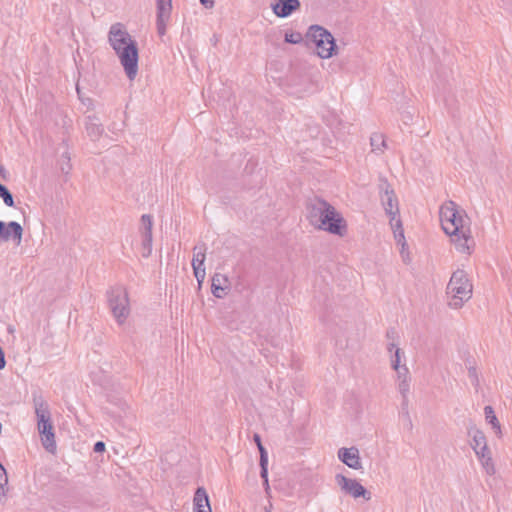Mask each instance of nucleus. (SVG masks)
Masks as SVG:
<instances>
[{"label":"nucleus","mask_w":512,"mask_h":512,"mask_svg":"<svg viewBox=\"0 0 512 512\" xmlns=\"http://www.w3.org/2000/svg\"><path fill=\"white\" fill-rule=\"evenodd\" d=\"M6 365L5 354L3 349L0 347V370L3 369Z\"/></svg>","instance_id":"nucleus-38"},{"label":"nucleus","mask_w":512,"mask_h":512,"mask_svg":"<svg viewBox=\"0 0 512 512\" xmlns=\"http://www.w3.org/2000/svg\"><path fill=\"white\" fill-rule=\"evenodd\" d=\"M260 476L264 481V484L268 486V458H265V456L260 459Z\"/></svg>","instance_id":"nucleus-27"},{"label":"nucleus","mask_w":512,"mask_h":512,"mask_svg":"<svg viewBox=\"0 0 512 512\" xmlns=\"http://www.w3.org/2000/svg\"><path fill=\"white\" fill-rule=\"evenodd\" d=\"M194 276L197 279L198 285L201 286L205 279V267H195L193 268Z\"/></svg>","instance_id":"nucleus-30"},{"label":"nucleus","mask_w":512,"mask_h":512,"mask_svg":"<svg viewBox=\"0 0 512 512\" xmlns=\"http://www.w3.org/2000/svg\"><path fill=\"white\" fill-rule=\"evenodd\" d=\"M398 390L403 397V401L407 402L408 394L410 391V381H406V380L398 381Z\"/></svg>","instance_id":"nucleus-26"},{"label":"nucleus","mask_w":512,"mask_h":512,"mask_svg":"<svg viewBox=\"0 0 512 512\" xmlns=\"http://www.w3.org/2000/svg\"><path fill=\"white\" fill-rule=\"evenodd\" d=\"M381 189L384 190V195L381 198L382 204L386 213L391 217V222L393 223L395 216H398L399 214L397 198L393 189L386 181L381 185Z\"/></svg>","instance_id":"nucleus-11"},{"label":"nucleus","mask_w":512,"mask_h":512,"mask_svg":"<svg viewBox=\"0 0 512 512\" xmlns=\"http://www.w3.org/2000/svg\"><path fill=\"white\" fill-rule=\"evenodd\" d=\"M108 42L114 52H118L119 49L123 46L137 44L136 41L132 39L125 26L119 22L110 26L108 32Z\"/></svg>","instance_id":"nucleus-8"},{"label":"nucleus","mask_w":512,"mask_h":512,"mask_svg":"<svg viewBox=\"0 0 512 512\" xmlns=\"http://www.w3.org/2000/svg\"><path fill=\"white\" fill-rule=\"evenodd\" d=\"M339 459L348 467L358 470L362 468L359 451L355 447L340 448L338 450Z\"/></svg>","instance_id":"nucleus-13"},{"label":"nucleus","mask_w":512,"mask_h":512,"mask_svg":"<svg viewBox=\"0 0 512 512\" xmlns=\"http://www.w3.org/2000/svg\"><path fill=\"white\" fill-rule=\"evenodd\" d=\"M88 136L92 140H97L104 132V128L99 118L95 115L87 116L85 123Z\"/></svg>","instance_id":"nucleus-17"},{"label":"nucleus","mask_w":512,"mask_h":512,"mask_svg":"<svg viewBox=\"0 0 512 512\" xmlns=\"http://www.w3.org/2000/svg\"><path fill=\"white\" fill-rule=\"evenodd\" d=\"M199 1H200L201 5H203L207 9H211L215 5L214 0H199Z\"/></svg>","instance_id":"nucleus-37"},{"label":"nucleus","mask_w":512,"mask_h":512,"mask_svg":"<svg viewBox=\"0 0 512 512\" xmlns=\"http://www.w3.org/2000/svg\"><path fill=\"white\" fill-rule=\"evenodd\" d=\"M394 237L397 241V243L405 244V236H404V230L400 229L399 231L397 229H394Z\"/></svg>","instance_id":"nucleus-34"},{"label":"nucleus","mask_w":512,"mask_h":512,"mask_svg":"<svg viewBox=\"0 0 512 512\" xmlns=\"http://www.w3.org/2000/svg\"><path fill=\"white\" fill-rule=\"evenodd\" d=\"M394 347H395V345H394L393 343H392V344H390L389 350H391V349H392V348H394Z\"/></svg>","instance_id":"nucleus-41"},{"label":"nucleus","mask_w":512,"mask_h":512,"mask_svg":"<svg viewBox=\"0 0 512 512\" xmlns=\"http://www.w3.org/2000/svg\"><path fill=\"white\" fill-rule=\"evenodd\" d=\"M115 54L119 58L128 79L134 80L138 74L139 55L137 44L123 46Z\"/></svg>","instance_id":"nucleus-7"},{"label":"nucleus","mask_w":512,"mask_h":512,"mask_svg":"<svg viewBox=\"0 0 512 512\" xmlns=\"http://www.w3.org/2000/svg\"><path fill=\"white\" fill-rule=\"evenodd\" d=\"M0 197L3 199L4 203L9 206H14V199L8 188L0 183Z\"/></svg>","instance_id":"nucleus-24"},{"label":"nucleus","mask_w":512,"mask_h":512,"mask_svg":"<svg viewBox=\"0 0 512 512\" xmlns=\"http://www.w3.org/2000/svg\"><path fill=\"white\" fill-rule=\"evenodd\" d=\"M229 289V280L227 276L221 273H215L211 279V292L216 298L226 296Z\"/></svg>","instance_id":"nucleus-15"},{"label":"nucleus","mask_w":512,"mask_h":512,"mask_svg":"<svg viewBox=\"0 0 512 512\" xmlns=\"http://www.w3.org/2000/svg\"><path fill=\"white\" fill-rule=\"evenodd\" d=\"M109 308L119 324H123L130 313L127 291L121 287H113L107 292Z\"/></svg>","instance_id":"nucleus-6"},{"label":"nucleus","mask_w":512,"mask_h":512,"mask_svg":"<svg viewBox=\"0 0 512 512\" xmlns=\"http://www.w3.org/2000/svg\"><path fill=\"white\" fill-rule=\"evenodd\" d=\"M336 482L342 491L354 498L363 497L366 500H370L371 498V493L356 479H350L342 474H337Z\"/></svg>","instance_id":"nucleus-9"},{"label":"nucleus","mask_w":512,"mask_h":512,"mask_svg":"<svg viewBox=\"0 0 512 512\" xmlns=\"http://www.w3.org/2000/svg\"><path fill=\"white\" fill-rule=\"evenodd\" d=\"M141 237H142V256L144 258H147L151 255V252H152V234H143L141 233Z\"/></svg>","instance_id":"nucleus-23"},{"label":"nucleus","mask_w":512,"mask_h":512,"mask_svg":"<svg viewBox=\"0 0 512 512\" xmlns=\"http://www.w3.org/2000/svg\"><path fill=\"white\" fill-rule=\"evenodd\" d=\"M390 224H391V227L393 230L397 229L399 231L400 229H403L402 222H401L400 218L397 216H395V220L393 221V223L390 221Z\"/></svg>","instance_id":"nucleus-36"},{"label":"nucleus","mask_w":512,"mask_h":512,"mask_svg":"<svg viewBox=\"0 0 512 512\" xmlns=\"http://www.w3.org/2000/svg\"><path fill=\"white\" fill-rule=\"evenodd\" d=\"M94 452L101 453L105 451V443L103 441H98L94 444L93 448Z\"/></svg>","instance_id":"nucleus-35"},{"label":"nucleus","mask_w":512,"mask_h":512,"mask_svg":"<svg viewBox=\"0 0 512 512\" xmlns=\"http://www.w3.org/2000/svg\"><path fill=\"white\" fill-rule=\"evenodd\" d=\"M5 169L4 167L0 166V174L4 173Z\"/></svg>","instance_id":"nucleus-40"},{"label":"nucleus","mask_w":512,"mask_h":512,"mask_svg":"<svg viewBox=\"0 0 512 512\" xmlns=\"http://www.w3.org/2000/svg\"><path fill=\"white\" fill-rule=\"evenodd\" d=\"M34 405L42 445L48 452L55 453L56 443L48 405L40 398L34 399Z\"/></svg>","instance_id":"nucleus-4"},{"label":"nucleus","mask_w":512,"mask_h":512,"mask_svg":"<svg viewBox=\"0 0 512 512\" xmlns=\"http://www.w3.org/2000/svg\"><path fill=\"white\" fill-rule=\"evenodd\" d=\"M484 414H485L486 421L492 425V428L495 430V433L498 436H501V426H500V423L495 415L493 408L491 406H485Z\"/></svg>","instance_id":"nucleus-21"},{"label":"nucleus","mask_w":512,"mask_h":512,"mask_svg":"<svg viewBox=\"0 0 512 512\" xmlns=\"http://www.w3.org/2000/svg\"><path fill=\"white\" fill-rule=\"evenodd\" d=\"M8 483L5 468L0 464V496L4 495V486Z\"/></svg>","instance_id":"nucleus-32"},{"label":"nucleus","mask_w":512,"mask_h":512,"mask_svg":"<svg viewBox=\"0 0 512 512\" xmlns=\"http://www.w3.org/2000/svg\"><path fill=\"white\" fill-rule=\"evenodd\" d=\"M206 250L207 247L205 243L198 244L193 248L192 268L204 267Z\"/></svg>","instance_id":"nucleus-20"},{"label":"nucleus","mask_w":512,"mask_h":512,"mask_svg":"<svg viewBox=\"0 0 512 512\" xmlns=\"http://www.w3.org/2000/svg\"><path fill=\"white\" fill-rule=\"evenodd\" d=\"M253 439H254L255 443L257 444V447H258V450L260 453V459H262L263 456H265V458H268V453L261 442L260 435L254 434Z\"/></svg>","instance_id":"nucleus-31"},{"label":"nucleus","mask_w":512,"mask_h":512,"mask_svg":"<svg viewBox=\"0 0 512 512\" xmlns=\"http://www.w3.org/2000/svg\"><path fill=\"white\" fill-rule=\"evenodd\" d=\"M400 352L401 350L399 348H396L395 354L391 360V365L393 369H398V367H400Z\"/></svg>","instance_id":"nucleus-33"},{"label":"nucleus","mask_w":512,"mask_h":512,"mask_svg":"<svg viewBox=\"0 0 512 512\" xmlns=\"http://www.w3.org/2000/svg\"><path fill=\"white\" fill-rule=\"evenodd\" d=\"M469 373H470V375H473V376H475V377H476V370H475L474 368H473V369H470V370H469Z\"/></svg>","instance_id":"nucleus-39"},{"label":"nucleus","mask_w":512,"mask_h":512,"mask_svg":"<svg viewBox=\"0 0 512 512\" xmlns=\"http://www.w3.org/2000/svg\"><path fill=\"white\" fill-rule=\"evenodd\" d=\"M23 228L22 226L15 221H11L6 224L3 221H0V241H9L10 239L16 241L17 244H20L22 240Z\"/></svg>","instance_id":"nucleus-12"},{"label":"nucleus","mask_w":512,"mask_h":512,"mask_svg":"<svg viewBox=\"0 0 512 512\" xmlns=\"http://www.w3.org/2000/svg\"><path fill=\"white\" fill-rule=\"evenodd\" d=\"M394 370L397 372L398 381H400V380L410 381L409 370L406 367V365L400 366V367H398V369H394Z\"/></svg>","instance_id":"nucleus-29"},{"label":"nucleus","mask_w":512,"mask_h":512,"mask_svg":"<svg viewBox=\"0 0 512 512\" xmlns=\"http://www.w3.org/2000/svg\"><path fill=\"white\" fill-rule=\"evenodd\" d=\"M474 452H475L477 458L479 459V461L481 462L482 467L485 470V472L488 475H493L495 473V466H494L488 445H486L485 448H483V450L480 448V449L474 450Z\"/></svg>","instance_id":"nucleus-18"},{"label":"nucleus","mask_w":512,"mask_h":512,"mask_svg":"<svg viewBox=\"0 0 512 512\" xmlns=\"http://www.w3.org/2000/svg\"><path fill=\"white\" fill-rule=\"evenodd\" d=\"M157 4V19L156 27L160 36L165 35L166 26L171 17L172 0H156Z\"/></svg>","instance_id":"nucleus-10"},{"label":"nucleus","mask_w":512,"mask_h":512,"mask_svg":"<svg viewBox=\"0 0 512 512\" xmlns=\"http://www.w3.org/2000/svg\"><path fill=\"white\" fill-rule=\"evenodd\" d=\"M306 37L314 42L317 55L320 58L328 59L333 56L336 44L334 37L327 29L319 25H312L309 27Z\"/></svg>","instance_id":"nucleus-5"},{"label":"nucleus","mask_w":512,"mask_h":512,"mask_svg":"<svg viewBox=\"0 0 512 512\" xmlns=\"http://www.w3.org/2000/svg\"><path fill=\"white\" fill-rule=\"evenodd\" d=\"M440 221L443 231L450 236L455 249L470 254L474 246L471 236L470 220L464 210H459L453 201H447L440 207Z\"/></svg>","instance_id":"nucleus-1"},{"label":"nucleus","mask_w":512,"mask_h":512,"mask_svg":"<svg viewBox=\"0 0 512 512\" xmlns=\"http://www.w3.org/2000/svg\"><path fill=\"white\" fill-rule=\"evenodd\" d=\"M473 286L464 270L458 269L453 272L447 288V304L452 309H460L471 299Z\"/></svg>","instance_id":"nucleus-3"},{"label":"nucleus","mask_w":512,"mask_h":512,"mask_svg":"<svg viewBox=\"0 0 512 512\" xmlns=\"http://www.w3.org/2000/svg\"><path fill=\"white\" fill-rule=\"evenodd\" d=\"M468 435L472 437L471 447L473 450L485 448L487 440L485 434L475 426L468 429Z\"/></svg>","instance_id":"nucleus-19"},{"label":"nucleus","mask_w":512,"mask_h":512,"mask_svg":"<svg viewBox=\"0 0 512 512\" xmlns=\"http://www.w3.org/2000/svg\"><path fill=\"white\" fill-rule=\"evenodd\" d=\"M299 7V0H278L276 4L272 5V10L276 16L280 18H286Z\"/></svg>","instance_id":"nucleus-14"},{"label":"nucleus","mask_w":512,"mask_h":512,"mask_svg":"<svg viewBox=\"0 0 512 512\" xmlns=\"http://www.w3.org/2000/svg\"><path fill=\"white\" fill-rule=\"evenodd\" d=\"M370 144L374 152H383V149L386 147L384 136L380 133L372 134Z\"/></svg>","instance_id":"nucleus-22"},{"label":"nucleus","mask_w":512,"mask_h":512,"mask_svg":"<svg viewBox=\"0 0 512 512\" xmlns=\"http://www.w3.org/2000/svg\"><path fill=\"white\" fill-rule=\"evenodd\" d=\"M302 34L299 32H286L285 33V42L290 44H298L302 41Z\"/></svg>","instance_id":"nucleus-28"},{"label":"nucleus","mask_w":512,"mask_h":512,"mask_svg":"<svg viewBox=\"0 0 512 512\" xmlns=\"http://www.w3.org/2000/svg\"><path fill=\"white\" fill-rule=\"evenodd\" d=\"M193 512H212L209 496L204 487H198L195 491Z\"/></svg>","instance_id":"nucleus-16"},{"label":"nucleus","mask_w":512,"mask_h":512,"mask_svg":"<svg viewBox=\"0 0 512 512\" xmlns=\"http://www.w3.org/2000/svg\"><path fill=\"white\" fill-rule=\"evenodd\" d=\"M142 230L143 234H152L153 221L152 217L148 214H144L141 217Z\"/></svg>","instance_id":"nucleus-25"},{"label":"nucleus","mask_w":512,"mask_h":512,"mask_svg":"<svg viewBox=\"0 0 512 512\" xmlns=\"http://www.w3.org/2000/svg\"><path fill=\"white\" fill-rule=\"evenodd\" d=\"M307 218L314 227L344 236L347 224L343 216L326 200L315 197L307 202Z\"/></svg>","instance_id":"nucleus-2"}]
</instances>
